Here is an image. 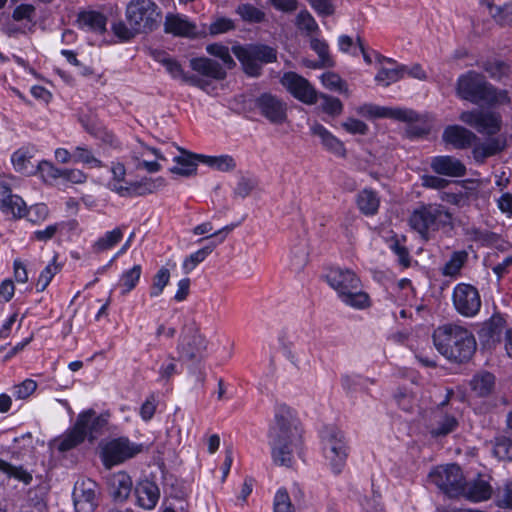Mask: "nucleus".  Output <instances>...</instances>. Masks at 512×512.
Listing matches in <instances>:
<instances>
[{"label":"nucleus","instance_id":"obj_47","mask_svg":"<svg viewBox=\"0 0 512 512\" xmlns=\"http://www.w3.org/2000/svg\"><path fill=\"white\" fill-rule=\"evenodd\" d=\"M322 85L331 90L341 94L349 95V89L347 83L334 72H325L320 77Z\"/></svg>","mask_w":512,"mask_h":512},{"label":"nucleus","instance_id":"obj_60","mask_svg":"<svg viewBox=\"0 0 512 512\" xmlns=\"http://www.w3.org/2000/svg\"><path fill=\"white\" fill-rule=\"evenodd\" d=\"M318 98L323 100L321 107L325 113L332 116L340 115L342 113L343 104L338 98L326 94H318Z\"/></svg>","mask_w":512,"mask_h":512},{"label":"nucleus","instance_id":"obj_21","mask_svg":"<svg viewBox=\"0 0 512 512\" xmlns=\"http://www.w3.org/2000/svg\"><path fill=\"white\" fill-rule=\"evenodd\" d=\"M82 420L80 427L81 431L85 434L86 438L93 441L100 435L108 423V418L104 414L98 415L94 410L89 409L81 412L76 421Z\"/></svg>","mask_w":512,"mask_h":512},{"label":"nucleus","instance_id":"obj_31","mask_svg":"<svg viewBox=\"0 0 512 512\" xmlns=\"http://www.w3.org/2000/svg\"><path fill=\"white\" fill-rule=\"evenodd\" d=\"M492 494L493 488L487 481L476 479L468 483L464 481L463 491L460 495L471 502L477 503L490 499Z\"/></svg>","mask_w":512,"mask_h":512},{"label":"nucleus","instance_id":"obj_20","mask_svg":"<svg viewBox=\"0 0 512 512\" xmlns=\"http://www.w3.org/2000/svg\"><path fill=\"white\" fill-rule=\"evenodd\" d=\"M430 167L434 173L447 177L458 178L465 176L467 173L464 163L449 155L432 157L430 160Z\"/></svg>","mask_w":512,"mask_h":512},{"label":"nucleus","instance_id":"obj_37","mask_svg":"<svg viewBox=\"0 0 512 512\" xmlns=\"http://www.w3.org/2000/svg\"><path fill=\"white\" fill-rule=\"evenodd\" d=\"M471 389L480 397L488 396L495 387V376L487 371L474 375L471 382Z\"/></svg>","mask_w":512,"mask_h":512},{"label":"nucleus","instance_id":"obj_17","mask_svg":"<svg viewBox=\"0 0 512 512\" xmlns=\"http://www.w3.org/2000/svg\"><path fill=\"white\" fill-rule=\"evenodd\" d=\"M207 348V342L197 330H189L185 333L178 345L180 357L185 360H200Z\"/></svg>","mask_w":512,"mask_h":512},{"label":"nucleus","instance_id":"obj_11","mask_svg":"<svg viewBox=\"0 0 512 512\" xmlns=\"http://www.w3.org/2000/svg\"><path fill=\"white\" fill-rule=\"evenodd\" d=\"M455 310L464 317H474L481 308V297L478 289L468 283H458L452 292Z\"/></svg>","mask_w":512,"mask_h":512},{"label":"nucleus","instance_id":"obj_35","mask_svg":"<svg viewBox=\"0 0 512 512\" xmlns=\"http://www.w3.org/2000/svg\"><path fill=\"white\" fill-rule=\"evenodd\" d=\"M181 154L173 158L176 163L175 166L170 168V172L181 176H190L196 172L197 163L195 162L196 154L186 152L179 149Z\"/></svg>","mask_w":512,"mask_h":512},{"label":"nucleus","instance_id":"obj_52","mask_svg":"<svg viewBox=\"0 0 512 512\" xmlns=\"http://www.w3.org/2000/svg\"><path fill=\"white\" fill-rule=\"evenodd\" d=\"M374 383L373 379L358 374L343 375L341 377L342 387L348 392L367 389L368 384L372 385Z\"/></svg>","mask_w":512,"mask_h":512},{"label":"nucleus","instance_id":"obj_34","mask_svg":"<svg viewBox=\"0 0 512 512\" xmlns=\"http://www.w3.org/2000/svg\"><path fill=\"white\" fill-rule=\"evenodd\" d=\"M299 335L296 330L283 329L279 336L278 341L284 356L294 365L298 366L299 359L294 352V346L298 341Z\"/></svg>","mask_w":512,"mask_h":512},{"label":"nucleus","instance_id":"obj_63","mask_svg":"<svg viewBox=\"0 0 512 512\" xmlns=\"http://www.w3.org/2000/svg\"><path fill=\"white\" fill-rule=\"evenodd\" d=\"M35 14L36 9L32 4H20L13 10L12 18L16 22H21L23 20L33 22Z\"/></svg>","mask_w":512,"mask_h":512},{"label":"nucleus","instance_id":"obj_19","mask_svg":"<svg viewBox=\"0 0 512 512\" xmlns=\"http://www.w3.org/2000/svg\"><path fill=\"white\" fill-rule=\"evenodd\" d=\"M164 31L178 37L196 38L197 26L185 15L168 13L165 16Z\"/></svg>","mask_w":512,"mask_h":512},{"label":"nucleus","instance_id":"obj_13","mask_svg":"<svg viewBox=\"0 0 512 512\" xmlns=\"http://www.w3.org/2000/svg\"><path fill=\"white\" fill-rule=\"evenodd\" d=\"M254 105L259 114L271 124L281 125L287 120V103L277 95L262 93L255 99Z\"/></svg>","mask_w":512,"mask_h":512},{"label":"nucleus","instance_id":"obj_4","mask_svg":"<svg viewBox=\"0 0 512 512\" xmlns=\"http://www.w3.org/2000/svg\"><path fill=\"white\" fill-rule=\"evenodd\" d=\"M408 224L422 240L428 241L434 233L446 228L452 229L453 216L442 204L422 203L411 212Z\"/></svg>","mask_w":512,"mask_h":512},{"label":"nucleus","instance_id":"obj_38","mask_svg":"<svg viewBox=\"0 0 512 512\" xmlns=\"http://www.w3.org/2000/svg\"><path fill=\"white\" fill-rule=\"evenodd\" d=\"M466 183H472V181H462L464 190L459 192H443L440 196L441 200L458 207L469 205L471 196H476V188L465 186Z\"/></svg>","mask_w":512,"mask_h":512},{"label":"nucleus","instance_id":"obj_1","mask_svg":"<svg viewBox=\"0 0 512 512\" xmlns=\"http://www.w3.org/2000/svg\"><path fill=\"white\" fill-rule=\"evenodd\" d=\"M268 437L274 463L290 467L294 453L302 444V431L288 407L283 405L277 408L275 423L270 428Z\"/></svg>","mask_w":512,"mask_h":512},{"label":"nucleus","instance_id":"obj_8","mask_svg":"<svg viewBox=\"0 0 512 512\" xmlns=\"http://www.w3.org/2000/svg\"><path fill=\"white\" fill-rule=\"evenodd\" d=\"M125 15L127 23L140 34L154 29L160 11L152 0H133L127 5Z\"/></svg>","mask_w":512,"mask_h":512},{"label":"nucleus","instance_id":"obj_57","mask_svg":"<svg viewBox=\"0 0 512 512\" xmlns=\"http://www.w3.org/2000/svg\"><path fill=\"white\" fill-rule=\"evenodd\" d=\"M60 271V266L56 263V257L41 271L36 289L38 292H43L50 284L53 277Z\"/></svg>","mask_w":512,"mask_h":512},{"label":"nucleus","instance_id":"obj_22","mask_svg":"<svg viewBox=\"0 0 512 512\" xmlns=\"http://www.w3.org/2000/svg\"><path fill=\"white\" fill-rule=\"evenodd\" d=\"M0 192V210L6 215H12L13 218H22L26 214V204L24 200L11 192L7 185L1 186Z\"/></svg>","mask_w":512,"mask_h":512},{"label":"nucleus","instance_id":"obj_40","mask_svg":"<svg viewBox=\"0 0 512 512\" xmlns=\"http://www.w3.org/2000/svg\"><path fill=\"white\" fill-rule=\"evenodd\" d=\"M142 274V267L139 264L134 265L132 268L125 270L117 283L121 289L122 295L130 293L138 284Z\"/></svg>","mask_w":512,"mask_h":512},{"label":"nucleus","instance_id":"obj_7","mask_svg":"<svg viewBox=\"0 0 512 512\" xmlns=\"http://www.w3.org/2000/svg\"><path fill=\"white\" fill-rule=\"evenodd\" d=\"M232 52L241 63L244 72L252 77H258L261 74L263 64L275 62L277 52L275 49L266 45H235Z\"/></svg>","mask_w":512,"mask_h":512},{"label":"nucleus","instance_id":"obj_45","mask_svg":"<svg viewBox=\"0 0 512 512\" xmlns=\"http://www.w3.org/2000/svg\"><path fill=\"white\" fill-rule=\"evenodd\" d=\"M122 237L123 231L120 227L108 231L93 244V250L97 253L107 251L119 243Z\"/></svg>","mask_w":512,"mask_h":512},{"label":"nucleus","instance_id":"obj_33","mask_svg":"<svg viewBox=\"0 0 512 512\" xmlns=\"http://www.w3.org/2000/svg\"><path fill=\"white\" fill-rule=\"evenodd\" d=\"M356 204L362 214L365 216H374L378 213L380 198L377 192L370 188H365L357 194Z\"/></svg>","mask_w":512,"mask_h":512},{"label":"nucleus","instance_id":"obj_28","mask_svg":"<svg viewBox=\"0 0 512 512\" xmlns=\"http://www.w3.org/2000/svg\"><path fill=\"white\" fill-rule=\"evenodd\" d=\"M442 138L445 143L456 149H465L472 145L476 135L462 126L453 125L445 128Z\"/></svg>","mask_w":512,"mask_h":512},{"label":"nucleus","instance_id":"obj_9","mask_svg":"<svg viewBox=\"0 0 512 512\" xmlns=\"http://www.w3.org/2000/svg\"><path fill=\"white\" fill-rule=\"evenodd\" d=\"M142 450L143 444L131 442L127 437H119L101 447V460L106 468H111L133 458Z\"/></svg>","mask_w":512,"mask_h":512},{"label":"nucleus","instance_id":"obj_27","mask_svg":"<svg viewBox=\"0 0 512 512\" xmlns=\"http://www.w3.org/2000/svg\"><path fill=\"white\" fill-rule=\"evenodd\" d=\"M190 67L198 74L214 80H223L227 75L226 69L221 64L207 57L192 58Z\"/></svg>","mask_w":512,"mask_h":512},{"label":"nucleus","instance_id":"obj_6","mask_svg":"<svg viewBox=\"0 0 512 512\" xmlns=\"http://www.w3.org/2000/svg\"><path fill=\"white\" fill-rule=\"evenodd\" d=\"M321 444L324 458L332 471L339 474L346 464L349 446L344 433L334 426H326L321 431Z\"/></svg>","mask_w":512,"mask_h":512},{"label":"nucleus","instance_id":"obj_2","mask_svg":"<svg viewBox=\"0 0 512 512\" xmlns=\"http://www.w3.org/2000/svg\"><path fill=\"white\" fill-rule=\"evenodd\" d=\"M435 348L450 361H468L476 350V341L471 332L456 324L439 326L433 333Z\"/></svg>","mask_w":512,"mask_h":512},{"label":"nucleus","instance_id":"obj_64","mask_svg":"<svg viewBox=\"0 0 512 512\" xmlns=\"http://www.w3.org/2000/svg\"><path fill=\"white\" fill-rule=\"evenodd\" d=\"M209 255V248H201L196 252L189 255L183 261V269L185 273L191 272L199 263L203 262L205 258Z\"/></svg>","mask_w":512,"mask_h":512},{"label":"nucleus","instance_id":"obj_53","mask_svg":"<svg viewBox=\"0 0 512 512\" xmlns=\"http://www.w3.org/2000/svg\"><path fill=\"white\" fill-rule=\"evenodd\" d=\"M310 47L318 55V60L329 68L334 67L335 61L330 55L329 46L325 40L312 37L310 39Z\"/></svg>","mask_w":512,"mask_h":512},{"label":"nucleus","instance_id":"obj_49","mask_svg":"<svg viewBox=\"0 0 512 512\" xmlns=\"http://www.w3.org/2000/svg\"><path fill=\"white\" fill-rule=\"evenodd\" d=\"M206 52L214 56L216 58H219L222 61V66L227 69H232L236 63L233 60L232 56L230 55L229 48L223 44L219 43H213L206 46Z\"/></svg>","mask_w":512,"mask_h":512},{"label":"nucleus","instance_id":"obj_62","mask_svg":"<svg viewBox=\"0 0 512 512\" xmlns=\"http://www.w3.org/2000/svg\"><path fill=\"white\" fill-rule=\"evenodd\" d=\"M48 214V207L45 204L40 203L31 206L28 210L26 209L25 216L29 222L33 224H39L47 219Z\"/></svg>","mask_w":512,"mask_h":512},{"label":"nucleus","instance_id":"obj_36","mask_svg":"<svg viewBox=\"0 0 512 512\" xmlns=\"http://www.w3.org/2000/svg\"><path fill=\"white\" fill-rule=\"evenodd\" d=\"M468 260V253L464 250L454 251L449 260L441 268V274L445 277L456 279L461 275V270Z\"/></svg>","mask_w":512,"mask_h":512},{"label":"nucleus","instance_id":"obj_48","mask_svg":"<svg viewBox=\"0 0 512 512\" xmlns=\"http://www.w3.org/2000/svg\"><path fill=\"white\" fill-rule=\"evenodd\" d=\"M73 161L76 163H82L91 168L103 167V162L96 158L91 149L87 146H77L73 152Z\"/></svg>","mask_w":512,"mask_h":512},{"label":"nucleus","instance_id":"obj_51","mask_svg":"<svg viewBox=\"0 0 512 512\" xmlns=\"http://www.w3.org/2000/svg\"><path fill=\"white\" fill-rule=\"evenodd\" d=\"M458 426L457 419L452 415H442L440 419L432 426L430 433L432 436H446L453 432Z\"/></svg>","mask_w":512,"mask_h":512},{"label":"nucleus","instance_id":"obj_12","mask_svg":"<svg viewBox=\"0 0 512 512\" xmlns=\"http://www.w3.org/2000/svg\"><path fill=\"white\" fill-rule=\"evenodd\" d=\"M149 56L156 62L163 65L167 73L176 80H180L183 83L190 84L195 87H199L203 90L206 89L208 83L199 78L196 75L186 73L181 64L173 57H171L166 51L156 48H149Z\"/></svg>","mask_w":512,"mask_h":512},{"label":"nucleus","instance_id":"obj_39","mask_svg":"<svg viewBox=\"0 0 512 512\" xmlns=\"http://www.w3.org/2000/svg\"><path fill=\"white\" fill-rule=\"evenodd\" d=\"M163 185L164 179L160 177L157 179L145 178L138 182H132L127 188L129 191L128 196L151 194Z\"/></svg>","mask_w":512,"mask_h":512},{"label":"nucleus","instance_id":"obj_46","mask_svg":"<svg viewBox=\"0 0 512 512\" xmlns=\"http://www.w3.org/2000/svg\"><path fill=\"white\" fill-rule=\"evenodd\" d=\"M494 455L504 461L512 460V432L500 435L495 438Z\"/></svg>","mask_w":512,"mask_h":512},{"label":"nucleus","instance_id":"obj_23","mask_svg":"<svg viewBox=\"0 0 512 512\" xmlns=\"http://www.w3.org/2000/svg\"><path fill=\"white\" fill-rule=\"evenodd\" d=\"M82 420L76 421L74 426L53 440L52 446L61 453L68 452L82 444L86 436L81 431Z\"/></svg>","mask_w":512,"mask_h":512},{"label":"nucleus","instance_id":"obj_50","mask_svg":"<svg viewBox=\"0 0 512 512\" xmlns=\"http://www.w3.org/2000/svg\"><path fill=\"white\" fill-rule=\"evenodd\" d=\"M489 14L501 26L510 25L512 23V3H506L503 6H494L487 3Z\"/></svg>","mask_w":512,"mask_h":512},{"label":"nucleus","instance_id":"obj_32","mask_svg":"<svg viewBox=\"0 0 512 512\" xmlns=\"http://www.w3.org/2000/svg\"><path fill=\"white\" fill-rule=\"evenodd\" d=\"M311 133L320 138L322 145L329 152L337 156H345L346 149L342 141L335 137L322 124L315 123L311 126Z\"/></svg>","mask_w":512,"mask_h":512},{"label":"nucleus","instance_id":"obj_25","mask_svg":"<svg viewBox=\"0 0 512 512\" xmlns=\"http://www.w3.org/2000/svg\"><path fill=\"white\" fill-rule=\"evenodd\" d=\"M37 148L35 145L27 144L16 151H14L11 155V163L16 172L25 175H34L35 174V166L32 165L31 160L37 153Z\"/></svg>","mask_w":512,"mask_h":512},{"label":"nucleus","instance_id":"obj_42","mask_svg":"<svg viewBox=\"0 0 512 512\" xmlns=\"http://www.w3.org/2000/svg\"><path fill=\"white\" fill-rule=\"evenodd\" d=\"M0 473L25 485H29L33 480L32 474L22 465L16 466L3 459H0Z\"/></svg>","mask_w":512,"mask_h":512},{"label":"nucleus","instance_id":"obj_54","mask_svg":"<svg viewBox=\"0 0 512 512\" xmlns=\"http://www.w3.org/2000/svg\"><path fill=\"white\" fill-rule=\"evenodd\" d=\"M170 280V271L166 267H161L153 277L150 288V297L155 298L162 294L164 288Z\"/></svg>","mask_w":512,"mask_h":512},{"label":"nucleus","instance_id":"obj_55","mask_svg":"<svg viewBox=\"0 0 512 512\" xmlns=\"http://www.w3.org/2000/svg\"><path fill=\"white\" fill-rule=\"evenodd\" d=\"M35 174H40L44 182H49L61 178L62 169L57 168L52 162L47 160L40 161L35 166Z\"/></svg>","mask_w":512,"mask_h":512},{"label":"nucleus","instance_id":"obj_29","mask_svg":"<svg viewBox=\"0 0 512 512\" xmlns=\"http://www.w3.org/2000/svg\"><path fill=\"white\" fill-rule=\"evenodd\" d=\"M506 147V140L504 137L497 136L488 138L483 142L476 143L473 147V158L477 163H484V161L494 156Z\"/></svg>","mask_w":512,"mask_h":512},{"label":"nucleus","instance_id":"obj_24","mask_svg":"<svg viewBox=\"0 0 512 512\" xmlns=\"http://www.w3.org/2000/svg\"><path fill=\"white\" fill-rule=\"evenodd\" d=\"M77 22L79 28L85 32L103 35L107 31V18L98 11H81L78 14Z\"/></svg>","mask_w":512,"mask_h":512},{"label":"nucleus","instance_id":"obj_18","mask_svg":"<svg viewBox=\"0 0 512 512\" xmlns=\"http://www.w3.org/2000/svg\"><path fill=\"white\" fill-rule=\"evenodd\" d=\"M73 501L76 512H93L96 503V483L92 480L77 482L73 491Z\"/></svg>","mask_w":512,"mask_h":512},{"label":"nucleus","instance_id":"obj_16","mask_svg":"<svg viewBox=\"0 0 512 512\" xmlns=\"http://www.w3.org/2000/svg\"><path fill=\"white\" fill-rule=\"evenodd\" d=\"M357 113L367 118H389L402 122L418 119L417 112L408 108L382 107L372 103H365L357 108Z\"/></svg>","mask_w":512,"mask_h":512},{"label":"nucleus","instance_id":"obj_5","mask_svg":"<svg viewBox=\"0 0 512 512\" xmlns=\"http://www.w3.org/2000/svg\"><path fill=\"white\" fill-rule=\"evenodd\" d=\"M326 280L345 305L360 310L370 307L369 295L361 290V281L353 271L333 268Z\"/></svg>","mask_w":512,"mask_h":512},{"label":"nucleus","instance_id":"obj_26","mask_svg":"<svg viewBox=\"0 0 512 512\" xmlns=\"http://www.w3.org/2000/svg\"><path fill=\"white\" fill-rule=\"evenodd\" d=\"M108 490L115 502H124L132 491V479L126 472H118L108 479Z\"/></svg>","mask_w":512,"mask_h":512},{"label":"nucleus","instance_id":"obj_30","mask_svg":"<svg viewBox=\"0 0 512 512\" xmlns=\"http://www.w3.org/2000/svg\"><path fill=\"white\" fill-rule=\"evenodd\" d=\"M135 494L138 505L146 510L154 509L160 497L158 486L149 480L139 482Z\"/></svg>","mask_w":512,"mask_h":512},{"label":"nucleus","instance_id":"obj_41","mask_svg":"<svg viewBox=\"0 0 512 512\" xmlns=\"http://www.w3.org/2000/svg\"><path fill=\"white\" fill-rule=\"evenodd\" d=\"M111 172L113 175L112 180L109 182V188L119 194L120 196L126 197L129 194L127 190L128 185L125 183L126 169L122 163H113L111 166Z\"/></svg>","mask_w":512,"mask_h":512},{"label":"nucleus","instance_id":"obj_59","mask_svg":"<svg viewBox=\"0 0 512 512\" xmlns=\"http://www.w3.org/2000/svg\"><path fill=\"white\" fill-rule=\"evenodd\" d=\"M274 512H295L289 494L285 488L277 490L274 497Z\"/></svg>","mask_w":512,"mask_h":512},{"label":"nucleus","instance_id":"obj_15","mask_svg":"<svg viewBox=\"0 0 512 512\" xmlns=\"http://www.w3.org/2000/svg\"><path fill=\"white\" fill-rule=\"evenodd\" d=\"M459 118L465 124L474 127L481 134L494 135L501 129V117L495 112L483 110L464 111L460 114Z\"/></svg>","mask_w":512,"mask_h":512},{"label":"nucleus","instance_id":"obj_56","mask_svg":"<svg viewBox=\"0 0 512 512\" xmlns=\"http://www.w3.org/2000/svg\"><path fill=\"white\" fill-rule=\"evenodd\" d=\"M295 24L299 30L304 31L307 35H312L319 31L317 22L307 10H302L298 13Z\"/></svg>","mask_w":512,"mask_h":512},{"label":"nucleus","instance_id":"obj_58","mask_svg":"<svg viewBox=\"0 0 512 512\" xmlns=\"http://www.w3.org/2000/svg\"><path fill=\"white\" fill-rule=\"evenodd\" d=\"M494 501L497 507L512 510V480L497 489Z\"/></svg>","mask_w":512,"mask_h":512},{"label":"nucleus","instance_id":"obj_14","mask_svg":"<svg viewBox=\"0 0 512 512\" xmlns=\"http://www.w3.org/2000/svg\"><path fill=\"white\" fill-rule=\"evenodd\" d=\"M281 85L298 101L314 105L318 101V93L311 83L296 72H285L280 79Z\"/></svg>","mask_w":512,"mask_h":512},{"label":"nucleus","instance_id":"obj_61","mask_svg":"<svg viewBox=\"0 0 512 512\" xmlns=\"http://www.w3.org/2000/svg\"><path fill=\"white\" fill-rule=\"evenodd\" d=\"M111 29L114 33V35L121 41V42H128L131 39H133L138 33V31H135L132 26L128 24V26L123 21H117L114 22L111 25Z\"/></svg>","mask_w":512,"mask_h":512},{"label":"nucleus","instance_id":"obj_44","mask_svg":"<svg viewBox=\"0 0 512 512\" xmlns=\"http://www.w3.org/2000/svg\"><path fill=\"white\" fill-rule=\"evenodd\" d=\"M236 14L239 15L244 22L248 23H261L266 17V14L262 9L250 3H242L238 5L236 8Z\"/></svg>","mask_w":512,"mask_h":512},{"label":"nucleus","instance_id":"obj_10","mask_svg":"<svg viewBox=\"0 0 512 512\" xmlns=\"http://www.w3.org/2000/svg\"><path fill=\"white\" fill-rule=\"evenodd\" d=\"M429 479L449 497L460 496L463 491L465 478L456 464L436 467L429 473Z\"/></svg>","mask_w":512,"mask_h":512},{"label":"nucleus","instance_id":"obj_43","mask_svg":"<svg viewBox=\"0 0 512 512\" xmlns=\"http://www.w3.org/2000/svg\"><path fill=\"white\" fill-rule=\"evenodd\" d=\"M407 66L398 65L391 68H381L375 76V81L383 86H389L392 83L399 81L405 74Z\"/></svg>","mask_w":512,"mask_h":512},{"label":"nucleus","instance_id":"obj_3","mask_svg":"<svg viewBox=\"0 0 512 512\" xmlns=\"http://www.w3.org/2000/svg\"><path fill=\"white\" fill-rule=\"evenodd\" d=\"M456 92L460 98L474 104L497 106L510 103L506 90L496 89L482 74L475 71H468L459 76Z\"/></svg>","mask_w":512,"mask_h":512}]
</instances>
